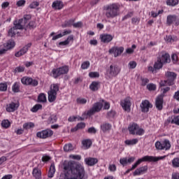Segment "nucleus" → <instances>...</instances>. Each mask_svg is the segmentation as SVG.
Here are the masks:
<instances>
[{
    "instance_id": "obj_1",
    "label": "nucleus",
    "mask_w": 179,
    "mask_h": 179,
    "mask_svg": "<svg viewBox=\"0 0 179 179\" xmlns=\"http://www.w3.org/2000/svg\"><path fill=\"white\" fill-rule=\"evenodd\" d=\"M68 169L71 176L68 179H87V175L85 171V166L79 162H69L68 163Z\"/></svg>"
},
{
    "instance_id": "obj_2",
    "label": "nucleus",
    "mask_w": 179,
    "mask_h": 179,
    "mask_svg": "<svg viewBox=\"0 0 179 179\" xmlns=\"http://www.w3.org/2000/svg\"><path fill=\"white\" fill-rule=\"evenodd\" d=\"M166 157H167V155H164L162 157H153V156H145L141 159H138L136 163L132 165L131 169H127L126 171V172L124 173V174H128L131 171H132V170H135V169H136V167H138V166H139V164H141V163H142L143 162H159V160H164V159H166Z\"/></svg>"
},
{
    "instance_id": "obj_3",
    "label": "nucleus",
    "mask_w": 179,
    "mask_h": 179,
    "mask_svg": "<svg viewBox=\"0 0 179 179\" xmlns=\"http://www.w3.org/2000/svg\"><path fill=\"white\" fill-rule=\"evenodd\" d=\"M120 15V4L114 3L105 7V16L107 19H114Z\"/></svg>"
},
{
    "instance_id": "obj_4",
    "label": "nucleus",
    "mask_w": 179,
    "mask_h": 179,
    "mask_svg": "<svg viewBox=\"0 0 179 179\" xmlns=\"http://www.w3.org/2000/svg\"><path fill=\"white\" fill-rule=\"evenodd\" d=\"M104 110H108L110 108V103L108 102H104V101H101L99 102L95 103L92 108L87 112V115L90 117L91 115H93V114H96V113H99L101 110V108H103V105Z\"/></svg>"
},
{
    "instance_id": "obj_5",
    "label": "nucleus",
    "mask_w": 179,
    "mask_h": 179,
    "mask_svg": "<svg viewBox=\"0 0 179 179\" xmlns=\"http://www.w3.org/2000/svg\"><path fill=\"white\" fill-rule=\"evenodd\" d=\"M59 92V85L58 84H52L50 86V90L48 91V101L50 103H54L57 100V93Z\"/></svg>"
},
{
    "instance_id": "obj_6",
    "label": "nucleus",
    "mask_w": 179,
    "mask_h": 179,
    "mask_svg": "<svg viewBox=\"0 0 179 179\" xmlns=\"http://www.w3.org/2000/svg\"><path fill=\"white\" fill-rule=\"evenodd\" d=\"M31 19V15H24L23 18L20 19L17 23H14L15 30H22L27 26L29 20Z\"/></svg>"
},
{
    "instance_id": "obj_7",
    "label": "nucleus",
    "mask_w": 179,
    "mask_h": 179,
    "mask_svg": "<svg viewBox=\"0 0 179 179\" xmlns=\"http://www.w3.org/2000/svg\"><path fill=\"white\" fill-rule=\"evenodd\" d=\"M157 150H170L171 148V144L170 141L165 139L163 141H156L155 144Z\"/></svg>"
},
{
    "instance_id": "obj_8",
    "label": "nucleus",
    "mask_w": 179,
    "mask_h": 179,
    "mask_svg": "<svg viewBox=\"0 0 179 179\" xmlns=\"http://www.w3.org/2000/svg\"><path fill=\"white\" fill-rule=\"evenodd\" d=\"M68 73V66H62L57 69H53L52 71V76L55 79H58L59 76Z\"/></svg>"
},
{
    "instance_id": "obj_9",
    "label": "nucleus",
    "mask_w": 179,
    "mask_h": 179,
    "mask_svg": "<svg viewBox=\"0 0 179 179\" xmlns=\"http://www.w3.org/2000/svg\"><path fill=\"white\" fill-rule=\"evenodd\" d=\"M120 73V68L115 65H110L106 72V78L113 79Z\"/></svg>"
},
{
    "instance_id": "obj_10",
    "label": "nucleus",
    "mask_w": 179,
    "mask_h": 179,
    "mask_svg": "<svg viewBox=\"0 0 179 179\" xmlns=\"http://www.w3.org/2000/svg\"><path fill=\"white\" fill-rule=\"evenodd\" d=\"M60 167L62 169L63 173L60 174L59 179H68V161H62Z\"/></svg>"
},
{
    "instance_id": "obj_11",
    "label": "nucleus",
    "mask_w": 179,
    "mask_h": 179,
    "mask_svg": "<svg viewBox=\"0 0 179 179\" xmlns=\"http://www.w3.org/2000/svg\"><path fill=\"white\" fill-rule=\"evenodd\" d=\"M21 82L22 85H27L29 86H38V81L37 80H34L30 77H23L21 79Z\"/></svg>"
},
{
    "instance_id": "obj_12",
    "label": "nucleus",
    "mask_w": 179,
    "mask_h": 179,
    "mask_svg": "<svg viewBox=\"0 0 179 179\" xmlns=\"http://www.w3.org/2000/svg\"><path fill=\"white\" fill-rule=\"evenodd\" d=\"M165 77L168 80L169 86H173L174 81L177 79V74L174 72L167 71L165 73Z\"/></svg>"
},
{
    "instance_id": "obj_13",
    "label": "nucleus",
    "mask_w": 179,
    "mask_h": 179,
    "mask_svg": "<svg viewBox=\"0 0 179 179\" xmlns=\"http://www.w3.org/2000/svg\"><path fill=\"white\" fill-rule=\"evenodd\" d=\"M120 106L122 107L123 110L124 111H127V113L131 112V99L130 98H126L121 101Z\"/></svg>"
},
{
    "instance_id": "obj_14",
    "label": "nucleus",
    "mask_w": 179,
    "mask_h": 179,
    "mask_svg": "<svg viewBox=\"0 0 179 179\" xmlns=\"http://www.w3.org/2000/svg\"><path fill=\"white\" fill-rule=\"evenodd\" d=\"M124 52V47H113L109 50V54H113V56L117 58V57H120L121 54Z\"/></svg>"
},
{
    "instance_id": "obj_15",
    "label": "nucleus",
    "mask_w": 179,
    "mask_h": 179,
    "mask_svg": "<svg viewBox=\"0 0 179 179\" xmlns=\"http://www.w3.org/2000/svg\"><path fill=\"white\" fill-rule=\"evenodd\" d=\"M54 133L51 129H45L42 131H39L36 134L38 138H41L42 139H45L46 138H50V136H52Z\"/></svg>"
},
{
    "instance_id": "obj_16",
    "label": "nucleus",
    "mask_w": 179,
    "mask_h": 179,
    "mask_svg": "<svg viewBox=\"0 0 179 179\" xmlns=\"http://www.w3.org/2000/svg\"><path fill=\"white\" fill-rule=\"evenodd\" d=\"M166 24H168L169 26L171 24H174V26H178L179 24L178 17H177L174 15H168L166 18Z\"/></svg>"
},
{
    "instance_id": "obj_17",
    "label": "nucleus",
    "mask_w": 179,
    "mask_h": 179,
    "mask_svg": "<svg viewBox=\"0 0 179 179\" xmlns=\"http://www.w3.org/2000/svg\"><path fill=\"white\" fill-rule=\"evenodd\" d=\"M142 113H148L149 111V108H152V106L148 100H144L142 101L140 105Z\"/></svg>"
},
{
    "instance_id": "obj_18",
    "label": "nucleus",
    "mask_w": 179,
    "mask_h": 179,
    "mask_svg": "<svg viewBox=\"0 0 179 179\" xmlns=\"http://www.w3.org/2000/svg\"><path fill=\"white\" fill-rule=\"evenodd\" d=\"M84 162L87 166H90V167H92L99 163V159L97 158L88 157L87 158H85Z\"/></svg>"
},
{
    "instance_id": "obj_19",
    "label": "nucleus",
    "mask_w": 179,
    "mask_h": 179,
    "mask_svg": "<svg viewBox=\"0 0 179 179\" xmlns=\"http://www.w3.org/2000/svg\"><path fill=\"white\" fill-rule=\"evenodd\" d=\"M31 47V43H28L25 46H24L20 51L17 52L15 54V56L17 57H22V55H24L27 51H29V48Z\"/></svg>"
},
{
    "instance_id": "obj_20",
    "label": "nucleus",
    "mask_w": 179,
    "mask_h": 179,
    "mask_svg": "<svg viewBox=\"0 0 179 179\" xmlns=\"http://www.w3.org/2000/svg\"><path fill=\"white\" fill-rule=\"evenodd\" d=\"M113 38H114V36L110 34H101L100 35V39L102 43H110V41H113Z\"/></svg>"
},
{
    "instance_id": "obj_21",
    "label": "nucleus",
    "mask_w": 179,
    "mask_h": 179,
    "mask_svg": "<svg viewBox=\"0 0 179 179\" xmlns=\"http://www.w3.org/2000/svg\"><path fill=\"white\" fill-rule=\"evenodd\" d=\"M19 103H14L11 102L9 105L7 106L6 107V111L8 113H13L14 111H16L17 108H19Z\"/></svg>"
},
{
    "instance_id": "obj_22",
    "label": "nucleus",
    "mask_w": 179,
    "mask_h": 179,
    "mask_svg": "<svg viewBox=\"0 0 179 179\" xmlns=\"http://www.w3.org/2000/svg\"><path fill=\"white\" fill-rule=\"evenodd\" d=\"M155 106L157 110L163 109V95H159L155 101Z\"/></svg>"
},
{
    "instance_id": "obj_23",
    "label": "nucleus",
    "mask_w": 179,
    "mask_h": 179,
    "mask_svg": "<svg viewBox=\"0 0 179 179\" xmlns=\"http://www.w3.org/2000/svg\"><path fill=\"white\" fill-rule=\"evenodd\" d=\"M89 117V115H87V112H85L84 114L83 115V117H76V116H71L69 118V121L71 122H73V121H83L85 118H87Z\"/></svg>"
},
{
    "instance_id": "obj_24",
    "label": "nucleus",
    "mask_w": 179,
    "mask_h": 179,
    "mask_svg": "<svg viewBox=\"0 0 179 179\" xmlns=\"http://www.w3.org/2000/svg\"><path fill=\"white\" fill-rule=\"evenodd\" d=\"M148 171V166H141L135 170L133 176H141V174H144Z\"/></svg>"
},
{
    "instance_id": "obj_25",
    "label": "nucleus",
    "mask_w": 179,
    "mask_h": 179,
    "mask_svg": "<svg viewBox=\"0 0 179 179\" xmlns=\"http://www.w3.org/2000/svg\"><path fill=\"white\" fill-rule=\"evenodd\" d=\"M82 143V149H84V150H87V149H90V146H92V140L90 139H84L81 142Z\"/></svg>"
},
{
    "instance_id": "obj_26",
    "label": "nucleus",
    "mask_w": 179,
    "mask_h": 179,
    "mask_svg": "<svg viewBox=\"0 0 179 179\" xmlns=\"http://www.w3.org/2000/svg\"><path fill=\"white\" fill-rule=\"evenodd\" d=\"M166 124H176V125H179V116H171L169 117L166 120Z\"/></svg>"
},
{
    "instance_id": "obj_27",
    "label": "nucleus",
    "mask_w": 179,
    "mask_h": 179,
    "mask_svg": "<svg viewBox=\"0 0 179 179\" xmlns=\"http://www.w3.org/2000/svg\"><path fill=\"white\" fill-rule=\"evenodd\" d=\"M158 59H159L164 64H169L171 61L170 55H169V53H163L162 57Z\"/></svg>"
},
{
    "instance_id": "obj_28",
    "label": "nucleus",
    "mask_w": 179,
    "mask_h": 179,
    "mask_svg": "<svg viewBox=\"0 0 179 179\" xmlns=\"http://www.w3.org/2000/svg\"><path fill=\"white\" fill-rule=\"evenodd\" d=\"M52 8H53V9H57L59 10L64 8V3H62V1H54L52 4Z\"/></svg>"
},
{
    "instance_id": "obj_29",
    "label": "nucleus",
    "mask_w": 179,
    "mask_h": 179,
    "mask_svg": "<svg viewBox=\"0 0 179 179\" xmlns=\"http://www.w3.org/2000/svg\"><path fill=\"white\" fill-rule=\"evenodd\" d=\"M32 175L36 179H41V170L38 168H34L33 169Z\"/></svg>"
},
{
    "instance_id": "obj_30",
    "label": "nucleus",
    "mask_w": 179,
    "mask_h": 179,
    "mask_svg": "<svg viewBox=\"0 0 179 179\" xmlns=\"http://www.w3.org/2000/svg\"><path fill=\"white\" fill-rule=\"evenodd\" d=\"M138 125L135 123H133L129 125V131L131 135H135L136 134V131L138 129Z\"/></svg>"
},
{
    "instance_id": "obj_31",
    "label": "nucleus",
    "mask_w": 179,
    "mask_h": 179,
    "mask_svg": "<svg viewBox=\"0 0 179 179\" xmlns=\"http://www.w3.org/2000/svg\"><path fill=\"white\" fill-rule=\"evenodd\" d=\"M54 174H55V164H51L50 170L48 173V177L49 178H52V177H54Z\"/></svg>"
},
{
    "instance_id": "obj_32",
    "label": "nucleus",
    "mask_w": 179,
    "mask_h": 179,
    "mask_svg": "<svg viewBox=\"0 0 179 179\" xmlns=\"http://www.w3.org/2000/svg\"><path fill=\"white\" fill-rule=\"evenodd\" d=\"M99 87H100V83L94 81L90 85V89L92 92H96V90H99Z\"/></svg>"
},
{
    "instance_id": "obj_33",
    "label": "nucleus",
    "mask_w": 179,
    "mask_h": 179,
    "mask_svg": "<svg viewBox=\"0 0 179 179\" xmlns=\"http://www.w3.org/2000/svg\"><path fill=\"white\" fill-rule=\"evenodd\" d=\"M4 47L7 49V50H12V48H13V47H15V41H13V40L8 41L4 45Z\"/></svg>"
},
{
    "instance_id": "obj_34",
    "label": "nucleus",
    "mask_w": 179,
    "mask_h": 179,
    "mask_svg": "<svg viewBox=\"0 0 179 179\" xmlns=\"http://www.w3.org/2000/svg\"><path fill=\"white\" fill-rule=\"evenodd\" d=\"M138 138H134L131 140H126L124 141L125 145H127L128 146H132L134 145H136L138 143Z\"/></svg>"
},
{
    "instance_id": "obj_35",
    "label": "nucleus",
    "mask_w": 179,
    "mask_h": 179,
    "mask_svg": "<svg viewBox=\"0 0 179 179\" xmlns=\"http://www.w3.org/2000/svg\"><path fill=\"white\" fill-rule=\"evenodd\" d=\"M75 20H71L69 21V26H71L72 24L73 27H82L83 26V23L82 22H78L76 23H74Z\"/></svg>"
},
{
    "instance_id": "obj_36",
    "label": "nucleus",
    "mask_w": 179,
    "mask_h": 179,
    "mask_svg": "<svg viewBox=\"0 0 179 179\" xmlns=\"http://www.w3.org/2000/svg\"><path fill=\"white\" fill-rule=\"evenodd\" d=\"M66 34H68V30H64L62 33H60L57 35L54 36L52 40L53 41L58 40V38H61L62 37H64V36H66Z\"/></svg>"
},
{
    "instance_id": "obj_37",
    "label": "nucleus",
    "mask_w": 179,
    "mask_h": 179,
    "mask_svg": "<svg viewBox=\"0 0 179 179\" xmlns=\"http://www.w3.org/2000/svg\"><path fill=\"white\" fill-rule=\"evenodd\" d=\"M101 129L103 132H107V131H110L111 129V124L108 123H104L101 126Z\"/></svg>"
},
{
    "instance_id": "obj_38",
    "label": "nucleus",
    "mask_w": 179,
    "mask_h": 179,
    "mask_svg": "<svg viewBox=\"0 0 179 179\" xmlns=\"http://www.w3.org/2000/svg\"><path fill=\"white\" fill-rule=\"evenodd\" d=\"M163 62H162V60H159V59H157V62H155V64H154V68L155 69H162V68H163Z\"/></svg>"
},
{
    "instance_id": "obj_39",
    "label": "nucleus",
    "mask_w": 179,
    "mask_h": 179,
    "mask_svg": "<svg viewBox=\"0 0 179 179\" xmlns=\"http://www.w3.org/2000/svg\"><path fill=\"white\" fill-rule=\"evenodd\" d=\"M38 101L39 103H45V101H47V96H45L44 93H41L38 95Z\"/></svg>"
},
{
    "instance_id": "obj_40",
    "label": "nucleus",
    "mask_w": 179,
    "mask_h": 179,
    "mask_svg": "<svg viewBox=\"0 0 179 179\" xmlns=\"http://www.w3.org/2000/svg\"><path fill=\"white\" fill-rule=\"evenodd\" d=\"M164 38L167 43H174V41H177V36H173L169 35L166 36Z\"/></svg>"
},
{
    "instance_id": "obj_41",
    "label": "nucleus",
    "mask_w": 179,
    "mask_h": 179,
    "mask_svg": "<svg viewBox=\"0 0 179 179\" xmlns=\"http://www.w3.org/2000/svg\"><path fill=\"white\" fill-rule=\"evenodd\" d=\"M85 127H86V124L85 123H78L75 128L71 129V132H75L77 129H83V128H85Z\"/></svg>"
},
{
    "instance_id": "obj_42",
    "label": "nucleus",
    "mask_w": 179,
    "mask_h": 179,
    "mask_svg": "<svg viewBox=\"0 0 179 179\" xmlns=\"http://www.w3.org/2000/svg\"><path fill=\"white\" fill-rule=\"evenodd\" d=\"M12 90L14 93H19L20 92V85L17 83H15L12 87Z\"/></svg>"
},
{
    "instance_id": "obj_43",
    "label": "nucleus",
    "mask_w": 179,
    "mask_h": 179,
    "mask_svg": "<svg viewBox=\"0 0 179 179\" xmlns=\"http://www.w3.org/2000/svg\"><path fill=\"white\" fill-rule=\"evenodd\" d=\"M166 2L168 6H176L178 5V0H166Z\"/></svg>"
},
{
    "instance_id": "obj_44",
    "label": "nucleus",
    "mask_w": 179,
    "mask_h": 179,
    "mask_svg": "<svg viewBox=\"0 0 179 179\" xmlns=\"http://www.w3.org/2000/svg\"><path fill=\"white\" fill-rule=\"evenodd\" d=\"M8 90V83H0V92H6Z\"/></svg>"
},
{
    "instance_id": "obj_45",
    "label": "nucleus",
    "mask_w": 179,
    "mask_h": 179,
    "mask_svg": "<svg viewBox=\"0 0 179 179\" xmlns=\"http://www.w3.org/2000/svg\"><path fill=\"white\" fill-rule=\"evenodd\" d=\"M157 88V87L156 86L155 84L150 83V84L147 85V89L150 92H155V90H156Z\"/></svg>"
},
{
    "instance_id": "obj_46",
    "label": "nucleus",
    "mask_w": 179,
    "mask_h": 179,
    "mask_svg": "<svg viewBox=\"0 0 179 179\" xmlns=\"http://www.w3.org/2000/svg\"><path fill=\"white\" fill-rule=\"evenodd\" d=\"M41 108H43V106L41 104H36L31 109V111H32V113H37V111H38V110H41Z\"/></svg>"
},
{
    "instance_id": "obj_47",
    "label": "nucleus",
    "mask_w": 179,
    "mask_h": 179,
    "mask_svg": "<svg viewBox=\"0 0 179 179\" xmlns=\"http://www.w3.org/2000/svg\"><path fill=\"white\" fill-rule=\"evenodd\" d=\"M69 159H71V160L79 161V160H82V156L79 155H70Z\"/></svg>"
},
{
    "instance_id": "obj_48",
    "label": "nucleus",
    "mask_w": 179,
    "mask_h": 179,
    "mask_svg": "<svg viewBox=\"0 0 179 179\" xmlns=\"http://www.w3.org/2000/svg\"><path fill=\"white\" fill-rule=\"evenodd\" d=\"M1 127H3V128H9L10 127V122L8 120H3L1 122Z\"/></svg>"
},
{
    "instance_id": "obj_49",
    "label": "nucleus",
    "mask_w": 179,
    "mask_h": 179,
    "mask_svg": "<svg viewBox=\"0 0 179 179\" xmlns=\"http://www.w3.org/2000/svg\"><path fill=\"white\" fill-rule=\"evenodd\" d=\"M171 59H172L173 64H177V63L179 64V54L178 55H176V54L172 55Z\"/></svg>"
},
{
    "instance_id": "obj_50",
    "label": "nucleus",
    "mask_w": 179,
    "mask_h": 179,
    "mask_svg": "<svg viewBox=\"0 0 179 179\" xmlns=\"http://www.w3.org/2000/svg\"><path fill=\"white\" fill-rule=\"evenodd\" d=\"M34 124L31 122L25 123L23 124L24 129H30V128H34Z\"/></svg>"
},
{
    "instance_id": "obj_51",
    "label": "nucleus",
    "mask_w": 179,
    "mask_h": 179,
    "mask_svg": "<svg viewBox=\"0 0 179 179\" xmlns=\"http://www.w3.org/2000/svg\"><path fill=\"white\" fill-rule=\"evenodd\" d=\"M128 68L129 69H135V68H136V62L135 61L129 62L128 64Z\"/></svg>"
},
{
    "instance_id": "obj_52",
    "label": "nucleus",
    "mask_w": 179,
    "mask_h": 179,
    "mask_svg": "<svg viewBox=\"0 0 179 179\" xmlns=\"http://www.w3.org/2000/svg\"><path fill=\"white\" fill-rule=\"evenodd\" d=\"M57 115H52L48 119V121L50 124H54V122H57Z\"/></svg>"
},
{
    "instance_id": "obj_53",
    "label": "nucleus",
    "mask_w": 179,
    "mask_h": 179,
    "mask_svg": "<svg viewBox=\"0 0 179 179\" xmlns=\"http://www.w3.org/2000/svg\"><path fill=\"white\" fill-rule=\"evenodd\" d=\"M172 166L173 167H179V157L174 158L172 160Z\"/></svg>"
},
{
    "instance_id": "obj_54",
    "label": "nucleus",
    "mask_w": 179,
    "mask_h": 179,
    "mask_svg": "<svg viewBox=\"0 0 179 179\" xmlns=\"http://www.w3.org/2000/svg\"><path fill=\"white\" fill-rule=\"evenodd\" d=\"M135 48H136V45H132L131 48H129L126 50L127 54H132L134 51H135Z\"/></svg>"
},
{
    "instance_id": "obj_55",
    "label": "nucleus",
    "mask_w": 179,
    "mask_h": 179,
    "mask_svg": "<svg viewBox=\"0 0 179 179\" xmlns=\"http://www.w3.org/2000/svg\"><path fill=\"white\" fill-rule=\"evenodd\" d=\"M143 134H145V130H143V129L139 128V126H138L135 134L138 135L139 136H142Z\"/></svg>"
},
{
    "instance_id": "obj_56",
    "label": "nucleus",
    "mask_w": 179,
    "mask_h": 179,
    "mask_svg": "<svg viewBox=\"0 0 179 179\" xmlns=\"http://www.w3.org/2000/svg\"><path fill=\"white\" fill-rule=\"evenodd\" d=\"M89 66H90V62H89V61L84 62L81 64V68L83 69H87V68H89Z\"/></svg>"
},
{
    "instance_id": "obj_57",
    "label": "nucleus",
    "mask_w": 179,
    "mask_h": 179,
    "mask_svg": "<svg viewBox=\"0 0 179 179\" xmlns=\"http://www.w3.org/2000/svg\"><path fill=\"white\" fill-rule=\"evenodd\" d=\"M78 104H86L87 103V99L85 98H78L77 99Z\"/></svg>"
},
{
    "instance_id": "obj_58",
    "label": "nucleus",
    "mask_w": 179,
    "mask_h": 179,
    "mask_svg": "<svg viewBox=\"0 0 179 179\" xmlns=\"http://www.w3.org/2000/svg\"><path fill=\"white\" fill-rule=\"evenodd\" d=\"M120 163L122 166H127L128 164V158L124 157L120 159Z\"/></svg>"
},
{
    "instance_id": "obj_59",
    "label": "nucleus",
    "mask_w": 179,
    "mask_h": 179,
    "mask_svg": "<svg viewBox=\"0 0 179 179\" xmlns=\"http://www.w3.org/2000/svg\"><path fill=\"white\" fill-rule=\"evenodd\" d=\"M16 29H15V27L11 28L9 31H8V36L10 37H13V36L16 35Z\"/></svg>"
},
{
    "instance_id": "obj_60",
    "label": "nucleus",
    "mask_w": 179,
    "mask_h": 179,
    "mask_svg": "<svg viewBox=\"0 0 179 179\" xmlns=\"http://www.w3.org/2000/svg\"><path fill=\"white\" fill-rule=\"evenodd\" d=\"M26 27H29V29H34V27H36V23L33 21L27 22Z\"/></svg>"
},
{
    "instance_id": "obj_61",
    "label": "nucleus",
    "mask_w": 179,
    "mask_h": 179,
    "mask_svg": "<svg viewBox=\"0 0 179 179\" xmlns=\"http://www.w3.org/2000/svg\"><path fill=\"white\" fill-rule=\"evenodd\" d=\"M161 91H162V94L161 95H159V96H163V97H164V96L166 95V94L167 93V92H169L170 91V87H165V88H162V90H161Z\"/></svg>"
},
{
    "instance_id": "obj_62",
    "label": "nucleus",
    "mask_w": 179,
    "mask_h": 179,
    "mask_svg": "<svg viewBox=\"0 0 179 179\" xmlns=\"http://www.w3.org/2000/svg\"><path fill=\"white\" fill-rule=\"evenodd\" d=\"M40 5V3L38 1H34L29 5V8L31 9H35V8H37Z\"/></svg>"
},
{
    "instance_id": "obj_63",
    "label": "nucleus",
    "mask_w": 179,
    "mask_h": 179,
    "mask_svg": "<svg viewBox=\"0 0 179 179\" xmlns=\"http://www.w3.org/2000/svg\"><path fill=\"white\" fill-rule=\"evenodd\" d=\"M89 76L90 78H99V76H100V74L99 73V72H90L89 73Z\"/></svg>"
},
{
    "instance_id": "obj_64",
    "label": "nucleus",
    "mask_w": 179,
    "mask_h": 179,
    "mask_svg": "<svg viewBox=\"0 0 179 179\" xmlns=\"http://www.w3.org/2000/svg\"><path fill=\"white\" fill-rule=\"evenodd\" d=\"M149 83V79L148 78H141V86H146Z\"/></svg>"
}]
</instances>
